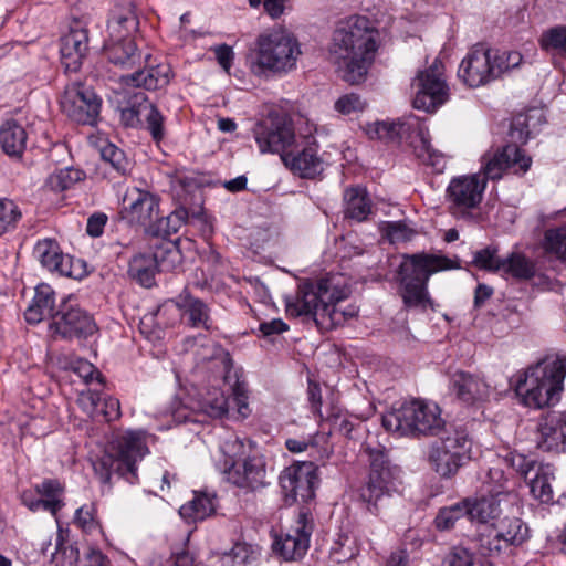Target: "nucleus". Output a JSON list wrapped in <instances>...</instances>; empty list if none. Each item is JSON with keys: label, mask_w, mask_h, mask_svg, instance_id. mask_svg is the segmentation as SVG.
I'll return each mask as SVG.
<instances>
[{"label": "nucleus", "mask_w": 566, "mask_h": 566, "mask_svg": "<svg viewBox=\"0 0 566 566\" xmlns=\"http://www.w3.org/2000/svg\"><path fill=\"white\" fill-rule=\"evenodd\" d=\"M528 538V527L518 517H505L496 526V533L484 546L489 555L495 556L509 551L512 546L522 545Z\"/></svg>", "instance_id": "23"}, {"label": "nucleus", "mask_w": 566, "mask_h": 566, "mask_svg": "<svg viewBox=\"0 0 566 566\" xmlns=\"http://www.w3.org/2000/svg\"><path fill=\"white\" fill-rule=\"evenodd\" d=\"M171 302L178 308L184 324L192 328H211L210 308L202 300L184 290Z\"/></svg>", "instance_id": "27"}, {"label": "nucleus", "mask_w": 566, "mask_h": 566, "mask_svg": "<svg viewBox=\"0 0 566 566\" xmlns=\"http://www.w3.org/2000/svg\"><path fill=\"white\" fill-rule=\"evenodd\" d=\"M484 179L496 180L509 168L525 172L530 169L532 159L526 156L515 144H509L496 151H488L482 157Z\"/></svg>", "instance_id": "21"}, {"label": "nucleus", "mask_w": 566, "mask_h": 566, "mask_svg": "<svg viewBox=\"0 0 566 566\" xmlns=\"http://www.w3.org/2000/svg\"><path fill=\"white\" fill-rule=\"evenodd\" d=\"M543 249L559 260H566V227L547 229L544 234Z\"/></svg>", "instance_id": "44"}, {"label": "nucleus", "mask_w": 566, "mask_h": 566, "mask_svg": "<svg viewBox=\"0 0 566 566\" xmlns=\"http://www.w3.org/2000/svg\"><path fill=\"white\" fill-rule=\"evenodd\" d=\"M366 102L355 93H349L340 96L334 105L336 112L342 115H352L360 113L365 109Z\"/></svg>", "instance_id": "55"}, {"label": "nucleus", "mask_w": 566, "mask_h": 566, "mask_svg": "<svg viewBox=\"0 0 566 566\" xmlns=\"http://www.w3.org/2000/svg\"><path fill=\"white\" fill-rule=\"evenodd\" d=\"M138 28L137 17L133 11H127L125 14H119L108 22V30L112 36L117 41L127 39L126 36Z\"/></svg>", "instance_id": "48"}, {"label": "nucleus", "mask_w": 566, "mask_h": 566, "mask_svg": "<svg viewBox=\"0 0 566 566\" xmlns=\"http://www.w3.org/2000/svg\"><path fill=\"white\" fill-rule=\"evenodd\" d=\"M501 271L518 280H530L536 273V265L523 253L512 252L504 258Z\"/></svg>", "instance_id": "41"}, {"label": "nucleus", "mask_w": 566, "mask_h": 566, "mask_svg": "<svg viewBox=\"0 0 566 566\" xmlns=\"http://www.w3.org/2000/svg\"><path fill=\"white\" fill-rule=\"evenodd\" d=\"M74 371L83 378L86 382H91L94 379L101 380V374L93 364L87 360H78L74 366Z\"/></svg>", "instance_id": "62"}, {"label": "nucleus", "mask_w": 566, "mask_h": 566, "mask_svg": "<svg viewBox=\"0 0 566 566\" xmlns=\"http://www.w3.org/2000/svg\"><path fill=\"white\" fill-rule=\"evenodd\" d=\"M506 70L509 65L504 64V55L478 44L462 60L458 74L470 87H479L497 78Z\"/></svg>", "instance_id": "11"}, {"label": "nucleus", "mask_w": 566, "mask_h": 566, "mask_svg": "<svg viewBox=\"0 0 566 566\" xmlns=\"http://www.w3.org/2000/svg\"><path fill=\"white\" fill-rule=\"evenodd\" d=\"M171 80V69L166 63L150 65L129 75L123 76L127 85L148 91L165 88Z\"/></svg>", "instance_id": "29"}, {"label": "nucleus", "mask_w": 566, "mask_h": 566, "mask_svg": "<svg viewBox=\"0 0 566 566\" xmlns=\"http://www.w3.org/2000/svg\"><path fill=\"white\" fill-rule=\"evenodd\" d=\"M481 492L497 497H507L512 491L510 478L502 468H490L481 478Z\"/></svg>", "instance_id": "38"}, {"label": "nucleus", "mask_w": 566, "mask_h": 566, "mask_svg": "<svg viewBox=\"0 0 566 566\" xmlns=\"http://www.w3.org/2000/svg\"><path fill=\"white\" fill-rule=\"evenodd\" d=\"M34 258L43 268L63 276L80 277L81 273L75 271V263L72 256L64 254L56 240L45 238L39 240L33 249Z\"/></svg>", "instance_id": "24"}, {"label": "nucleus", "mask_w": 566, "mask_h": 566, "mask_svg": "<svg viewBox=\"0 0 566 566\" xmlns=\"http://www.w3.org/2000/svg\"><path fill=\"white\" fill-rule=\"evenodd\" d=\"M286 168L301 178H315L324 170V161L318 155V144L313 136H300L295 144L282 154Z\"/></svg>", "instance_id": "17"}, {"label": "nucleus", "mask_w": 566, "mask_h": 566, "mask_svg": "<svg viewBox=\"0 0 566 566\" xmlns=\"http://www.w3.org/2000/svg\"><path fill=\"white\" fill-rule=\"evenodd\" d=\"M504 461L512 467L516 472H518L521 475L527 480L532 473L535 472L536 467L538 464L534 463L532 460H528L525 455L520 453H509Z\"/></svg>", "instance_id": "57"}, {"label": "nucleus", "mask_w": 566, "mask_h": 566, "mask_svg": "<svg viewBox=\"0 0 566 566\" xmlns=\"http://www.w3.org/2000/svg\"><path fill=\"white\" fill-rule=\"evenodd\" d=\"M159 202L160 199L157 195L132 187L123 197L119 216L129 224L150 227L159 220Z\"/></svg>", "instance_id": "18"}, {"label": "nucleus", "mask_w": 566, "mask_h": 566, "mask_svg": "<svg viewBox=\"0 0 566 566\" xmlns=\"http://www.w3.org/2000/svg\"><path fill=\"white\" fill-rule=\"evenodd\" d=\"M60 104L63 113L72 120L82 125H94L102 101L90 86L74 82L66 85Z\"/></svg>", "instance_id": "14"}, {"label": "nucleus", "mask_w": 566, "mask_h": 566, "mask_svg": "<svg viewBox=\"0 0 566 566\" xmlns=\"http://www.w3.org/2000/svg\"><path fill=\"white\" fill-rule=\"evenodd\" d=\"M450 386L457 398L468 405L483 401L490 394L489 385L483 379L462 370L452 375Z\"/></svg>", "instance_id": "28"}, {"label": "nucleus", "mask_w": 566, "mask_h": 566, "mask_svg": "<svg viewBox=\"0 0 566 566\" xmlns=\"http://www.w3.org/2000/svg\"><path fill=\"white\" fill-rule=\"evenodd\" d=\"M216 510L214 497L207 493H195L193 499L182 505L179 510L184 518L202 521L210 516Z\"/></svg>", "instance_id": "40"}, {"label": "nucleus", "mask_w": 566, "mask_h": 566, "mask_svg": "<svg viewBox=\"0 0 566 566\" xmlns=\"http://www.w3.org/2000/svg\"><path fill=\"white\" fill-rule=\"evenodd\" d=\"M378 35L367 17L352 15L338 23L329 54L345 82L354 85L365 81L378 49Z\"/></svg>", "instance_id": "1"}, {"label": "nucleus", "mask_w": 566, "mask_h": 566, "mask_svg": "<svg viewBox=\"0 0 566 566\" xmlns=\"http://www.w3.org/2000/svg\"><path fill=\"white\" fill-rule=\"evenodd\" d=\"M442 566H474V554L462 546L454 547L446 556Z\"/></svg>", "instance_id": "58"}, {"label": "nucleus", "mask_w": 566, "mask_h": 566, "mask_svg": "<svg viewBox=\"0 0 566 566\" xmlns=\"http://www.w3.org/2000/svg\"><path fill=\"white\" fill-rule=\"evenodd\" d=\"M539 45L553 56L566 60V25H555L545 30L539 38Z\"/></svg>", "instance_id": "43"}, {"label": "nucleus", "mask_w": 566, "mask_h": 566, "mask_svg": "<svg viewBox=\"0 0 566 566\" xmlns=\"http://www.w3.org/2000/svg\"><path fill=\"white\" fill-rule=\"evenodd\" d=\"M317 467L313 462H296L280 475V485L292 501L307 502L313 499L318 483Z\"/></svg>", "instance_id": "19"}, {"label": "nucleus", "mask_w": 566, "mask_h": 566, "mask_svg": "<svg viewBox=\"0 0 566 566\" xmlns=\"http://www.w3.org/2000/svg\"><path fill=\"white\" fill-rule=\"evenodd\" d=\"M146 94L138 92L128 101V105L120 109V120L125 126L136 127L142 124V105L145 102Z\"/></svg>", "instance_id": "50"}, {"label": "nucleus", "mask_w": 566, "mask_h": 566, "mask_svg": "<svg viewBox=\"0 0 566 566\" xmlns=\"http://www.w3.org/2000/svg\"><path fill=\"white\" fill-rule=\"evenodd\" d=\"M371 213V201L364 188L350 187L344 192V214L346 218L361 222Z\"/></svg>", "instance_id": "33"}, {"label": "nucleus", "mask_w": 566, "mask_h": 566, "mask_svg": "<svg viewBox=\"0 0 566 566\" xmlns=\"http://www.w3.org/2000/svg\"><path fill=\"white\" fill-rule=\"evenodd\" d=\"M349 291L339 286L333 277L304 281L295 297L286 302V312L294 317L308 316L322 329H333L357 315V307H340Z\"/></svg>", "instance_id": "2"}, {"label": "nucleus", "mask_w": 566, "mask_h": 566, "mask_svg": "<svg viewBox=\"0 0 566 566\" xmlns=\"http://www.w3.org/2000/svg\"><path fill=\"white\" fill-rule=\"evenodd\" d=\"M565 377L566 358L560 355L547 356L525 369L515 391L525 407H549L558 402Z\"/></svg>", "instance_id": "6"}, {"label": "nucleus", "mask_w": 566, "mask_h": 566, "mask_svg": "<svg viewBox=\"0 0 566 566\" xmlns=\"http://www.w3.org/2000/svg\"><path fill=\"white\" fill-rule=\"evenodd\" d=\"M387 234L391 242H399L411 240L416 232L403 222H391L387 227Z\"/></svg>", "instance_id": "61"}, {"label": "nucleus", "mask_w": 566, "mask_h": 566, "mask_svg": "<svg viewBox=\"0 0 566 566\" xmlns=\"http://www.w3.org/2000/svg\"><path fill=\"white\" fill-rule=\"evenodd\" d=\"M35 492L42 496L45 503V511H49L53 516L63 507L64 503L61 495L64 492V486L56 479H45L35 485Z\"/></svg>", "instance_id": "42"}, {"label": "nucleus", "mask_w": 566, "mask_h": 566, "mask_svg": "<svg viewBox=\"0 0 566 566\" xmlns=\"http://www.w3.org/2000/svg\"><path fill=\"white\" fill-rule=\"evenodd\" d=\"M472 441L461 428L446 429L440 442L431 446L428 460L441 478H451L471 458Z\"/></svg>", "instance_id": "10"}, {"label": "nucleus", "mask_w": 566, "mask_h": 566, "mask_svg": "<svg viewBox=\"0 0 566 566\" xmlns=\"http://www.w3.org/2000/svg\"><path fill=\"white\" fill-rule=\"evenodd\" d=\"M531 493L542 503H551L554 500L552 481L554 472L551 465H537L533 475L528 479Z\"/></svg>", "instance_id": "37"}, {"label": "nucleus", "mask_w": 566, "mask_h": 566, "mask_svg": "<svg viewBox=\"0 0 566 566\" xmlns=\"http://www.w3.org/2000/svg\"><path fill=\"white\" fill-rule=\"evenodd\" d=\"M253 135L261 153H277L281 158L297 139L292 120L279 113H270L260 120L253 128Z\"/></svg>", "instance_id": "13"}, {"label": "nucleus", "mask_w": 566, "mask_h": 566, "mask_svg": "<svg viewBox=\"0 0 566 566\" xmlns=\"http://www.w3.org/2000/svg\"><path fill=\"white\" fill-rule=\"evenodd\" d=\"M463 517H468V504L464 502V500L441 509L436 516L434 523L438 530L448 531L451 530L455 523Z\"/></svg>", "instance_id": "46"}, {"label": "nucleus", "mask_w": 566, "mask_h": 566, "mask_svg": "<svg viewBox=\"0 0 566 566\" xmlns=\"http://www.w3.org/2000/svg\"><path fill=\"white\" fill-rule=\"evenodd\" d=\"M486 181L478 174L451 179L447 188V199L452 213L464 214L478 207L482 201Z\"/></svg>", "instance_id": "20"}, {"label": "nucleus", "mask_w": 566, "mask_h": 566, "mask_svg": "<svg viewBox=\"0 0 566 566\" xmlns=\"http://www.w3.org/2000/svg\"><path fill=\"white\" fill-rule=\"evenodd\" d=\"M54 337L64 339L87 338L96 331L93 318L77 305L63 301L49 324Z\"/></svg>", "instance_id": "16"}, {"label": "nucleus", "mask_w": 566, "mask_h": 566, "mask_svg": "<svg viewBox=\"0 0 566 566\" xmlns=\"http://www.w3.org/2000/svg\"><path fill=\"white\" fill-rule=\"evenodd\" d=\"M74 523L86 533H92L98 528V524L94 516L93 506L83 505L75 512Z\"/></svg>", "instance_id": "59"}, {"label": "nucleus", "mask_w": 566, "mask_h": 566, "mask_svg": "<svg viewBox=\"0 0 566 566\" xmlns=\"http://www.w3.org/2000/svg\"><path fill=\"white\" fill-rule=\"evenodd\" d=\"M289 326L280 318H274L270 322H262L259 325V332L263 337H271L273 335H279L285 331H287Z\"/></svg>", "instance_id": "63"}, {"label": "nucleus", "mask_w": 566, "mask_h": 566, "mask_svg": "<svg viewBox=\"0 0 566 566\" xmlns=\"http://www.w3.org/2000/svg\"><path fill=\"white\" fill-rule=\"evenodd\" d=\"M88 51V32L75 24L61 38V62L65 72H77Z\"/></svg>", "instance_id": "26"}, {"label": "nucleus", "mask_w": 566, "mask_h": 566, "mask_svg": "<svg viewBox=\"0 0 566 566\" xmlns=\"http://www.w3.org/2000/svg\"><path fill=\"white\" fill-rule=\"evenodd\" d=\"M504 499L483 493L480 499L464 500L468 504V518L480 523H488L502 513L501 503Z\"/></svg>", "instance_id": "34"}, {"label": "nucleus", "mask_w": 566, "mask_h": 566, "mask_svg": "<svg viewBox=\"0 0 566 566\" xmlns=\"http://www.w3.org/2000/svg\"><path fill=\"white\" fill-rule=\"evenodd\" d=\"M153 566H195V559L188 552H180L163 563H154Z\"/></svg>", "instance_id": "64"}, {"label": "nucleus", "mask_w": 566, "mask_h": 566, "mask_svg": "<svg viewBox=\"0 0 566 566\" xmlns=\"http://www.w3.org/2000/svg\"><path fill=\"white\" fill-rule=\"evenodd\" d=\"M504 258L497 255V249L486 247L474 253L473 263L482 270L499 272L502 270Z\"/></svg>", "instance_id": "52"}, {"label": "nucleus", "mask_w": 566, "mask_h": 566, "mask_svg": "<svg viewBox=\"0 0 566 566\" xmlns=\"http://www.w3.org/2000/svg\"><path fill=\"white\" fill-rule=\"evenodd\" d=\"M148 253L150 256H156L158 272L171 270L179 255L178 250L170 244L159 245L154 252Z\"/></svg>", "instance_id": "56"}, {"label": "nucleus", "mask_w": 566, "mask_h": 566, "mask_svg": "<svg viewBox=\"0 0 566 566\" xmlns=\"http://www.w3.org/2000/svg\"><path fill=\"white\" fill-rule=\"evenodd\" d=\"M428 133L424 122L418 116L409 115L397 122H376L366 126V134L371 139L395 142L401 138H410L412 135L423 139Z\"/></svg>", "instance_id": "22"}, {"label": "nucleus", "mask_w": 566, "mask_h": 566, "mask_svg": "<svg viewBox=\"0 0 566 566\" xmlns=\"http://www.w3.org/2000/svg\"><path fill=\"white\" fill-rule=\"evenodd\" d=\"M382 426L398 437L437 436L444 428V421L438 405L413 399L386 412Z\"/></svg>", "instance_id": "7"}, {"label": "nucleus", "mask_w": 566, "mask_h": 566, "mask_svg": "<svg viewBox=\"0 0 566 566\" xmlns=\"http://www.w3.org/2000/svg\"><path fill=\"white\" fill-rule=\"evenodd\" d=\"M142 114V124L149 132L151 138L159 143L164 139L165 130V116L160 113L157 106L151 103L148 97H145V102L139 111Z\"/></svg>", "instance_id": "39"}, {"label": "nucleus", "mask_w": 566, "mask_h": 566, "mask_svg": "<svg viewBox=\"0 0 566 566\" xmlns=\"http://www.w3.org/2000/svg\"><path fill=\"white\" fill-rule=\"evenodd\" d=\"M416 95L413 107L424 112H434L449 98V86L444 77V66L438 59L415 80Z\"/></svg>", "instance_id": "12"}, {"label": "nucleus", "mask_w": 566, "mask_h": 566, "mask_svg": "<svg viewBox=\"0 0 566 566\" xmlns=\"http://www.w3.org/2000/svg\"><path fill=\"white\" fill-rule=\"evenodd\" d=\"M301 54L295 35L279 28L260 33L247 60L255 75H285L296 69Z\"/></svg>", "instance_id": "5"}, {"label": "nucleus", "mask_w": 566, "mask_h": 566, "mask_svg": "<svg viewBox=\"0 0 566 566\" xmlns=\"http://www.w3.org/2000/svg\"><path fill=\"white\" fill-rule=\"evenodd\" d=\"M147 453L145 432L129 430L113 438L109 451L94 464V469L102 483H108L113 472L133 483L136 463Z\"/></svg>", "instance_id": "8"}, {"label": "nucleus", "mask_w": 566, "mask_h": 566, "mask_svg": "<svg viewBox=\"0 0 566 566\" xmlns=\"http://www.w3.org/2000/svg\"><path fill=\"white\" fill-rule=\"evenodd\" d=\"M106 55L111 63L123 69H132L142 60V53L130 39L116 41L106 46Z\"/></svg>", "instance_id": "35"}, {"label": "nucleus", "mask_w": 566, "mask_h": 566, "mask_svg": "<svg viewBox=\"0 0 566 566\" xmlns=\"http://www.w3.org/2000/svg\"><path fill=\"white\" fill-rule=\"evenodd\" d=\"M157 272L156 256H150L148 252L136 254L129 262V275L144 287H151L155 284Z\"/></svg>", "instance_id": "36"}, {"label": "nucleus", "mask_w": 566, "mask_h": 566, "mask_svg": "<svg viewBox=\"0 0 566 566\" xmlns=\"http://www.w3.org/2000/svg\"><path fill=\"white\" fill-rule=\"evenodd\" d=\"M347 543L353 544L348 537H344L335 542L331 551V555L335 562L344 563L352 559L356 555V547L353 545H347Z\"/></svg>", "instance_id": "60"}, {"label": "nucleus", "mask_w": 566, "mask_h": 566, "mask_svg": "<svg viewBox=\"0 0 566 566\" xmlns=\"http://www.w3.org/2000/svg\"><path fill=\"white\" fill-rule=\"evenodd\" d=\"M314 530L313 516L301 510L294 523L286 532L276 535L273 541V551L284 560H296L302 558L308 547L310 538Z\"/></svg>", "instance_id": "15"}, {"label": "nucleus", "mask_w": 566, "mask_h": 566, "mask_svg": "<svg viewBox=\"0 0 566 566\" xmlns=\"http://www.w3.org/2000/svg\"><path fill=\"white\" fill-rule=\"evenodd\" d=\"M223 460L217 462V469L230 484L249 492H255L269 484L268 465L255 442L250 439L231 436L220 444Z\"/></svg>", "instance_id": "3"}, {"label": "nucleus", "mask_w": 566, "mask_h": 566, "mask_svg": "<svg viewBox=\"0 0 566 566\" xmlns=\"http://www.w3.org/2000/svg\"><path fill=\"white\" fill-rule=\"evenodd\" d=\"M200 412L207 415L210 418H222L228 413V399L218 389L209 391L206 397L199 403Z\"/></svg>", "instance_id": "45"}, {"label": "nucleus", "mask_w": 566, "mask_h": 566, "mask_svg": "<svg viewBox=\"0 0 566 566\" xmlns=\"http://www.w3.org/2000/svg\"><path fill=\"white\" fill-rule=\"evenodd\" d=\"M370 457V472L367 482L358 489V500L368 513L381 516L398 492L399 469L390 464L382 451L371 453Z\"/></svg>", "instance_id": "9"}, {"label": "nucleus", "mask_w": 566, "mask_h": 566, "mask_svg": "<svg viewBox=\"0 0 566 566\" xmlns=\"http://www.w3.org/2000/svg\"><path fill=\"white\" fill-rule=\"evenodd\" d=\"M78 403L93 418L102 416L106 421H113L120 416L118 399L103 396L96 391H87L80 396Z\"/></svg>", "instance_id": "30"}, {"label": "nucleus", "mask_w": 566, "mask_h": 566, "mask_svg": "<svg viewBox=\"0 0 566 566\" xmlns=\"http://www.w3.org/2000/svg\"><path fill=\"white\" fill-rule=\"evenodd\" d=\"M196 358L200 363L209 361V360H218L223 364L224 368L228 369L230 365L229 354L223 350V348L210 340H206V343L201 344L200 347L196 350Z\"/></svg>", "instance_id": "51"}, {"label": "nucleus", "mask_w": 566, "mask_h": 566, "mask_svg": "<svg viewBox=\"0 0 566 566\" xmlns=\"http://www.w3.org/2000/svg\"><path fill=\"white\" fill-rule=\"evenodd\" d=\"M55 293L49 284H40L35 287V294L31 304L24 312L25 321L38 324L45 318L53 321L55 314Z\"/></svg>", "instance_id": "31"}, {"label": "nucleus", "mask_w": 566, "mask_h": 566, "mask_svg": "<svg viewBox=\"0 0 566 566\" xmlns=\"http://www.w3.org/2000/svg\"><path fill=\"white\" fill-rule=\"evenodd\" d=\"M101 156L120 175H126L130 170L132 165L125 153L112 143H106L101 148Z\"/></svg>", "instance_id": "49"}, {"label": "nucleus", "mask_w": 566, "mask_h": 566, "mask_svg": "<svg viewBox=\"0 0 566 566\" xmlns=\"http://www.w3.org/2000/svg\"><path fill=\"white\" fill-rule=\"evenodd\" d=\"M0 145L12 158H20L27 146V132L15 119H7L0 126Z\"/></svg>", "instance_id": "32"}, {"label": "nucleus", "mask_w": 566, "mask_h": 566, "mask_svg": "<svg viewBox=\"0 0 566 566\" xmlns=\"http://www.w3.org/2000/svg\"><path fill=\"white\" fill-rule=\"evenodd\" d=\"M566 442V411H552L541 418L536 446L545 452H558Z\"/></svg>", "instance_id": "25"}, {"label": "nucleus", "mask_w": 566, "mask_h": 566, "mask_svg": "<svg viewBox=\"0 0 566 566\" xmlns=\"http://www.w3.org/2000/svg\"><path fill=\"white\" fill-rule=\"evenodd\" d=\"M421 144V151L418 156L423 164L431 166L437 172H442L446 167L444 156L433 150L429 142V132L423 139H419Z\"/></svg>", "instance_id": "53"}, {"label": "nucleus", "mask_w": 566, "mask_h": 566, "mask_svg": "<svg viewBox=\"0 0 566 566\" xmlns=\"http://www.w3.org/2000/svg\"><path fill=\"white\" fill-rule=\"evenodd\" d=\"M21 218L22 212L14 201L0 197V235L13 231Z\"/></svg>", "instance_id": "47"}, {"label": "nucleus", "mask_w": 566, "mask_h": 566, "mask_svg": "<svg viewBox=\"0 0 566 566\" xmlns=\"http://www.w3.org/2000/svg\"><path fill=\"white\" fill-rule=\"evenodd\" d=\"M83 172L74 168H65L52 175L49 179L50 185L55 190H65L71 188L75 182L80 181Z\"/></svg>", "instance_id": "54"}, {"label": "nucleus", "mask_w": 566, "mask_h": 566, "mask_svg": "<svg viewBox=\"0 0 566 566\" xmlns=\"http://www.w3.org/2000/svg\"><path fill=\"white\" fill-rule=\"evenodd\" d=\"M455 261L430 253H415L403 256L397 271L398 293L408 310L426 311L432 307L428 291L431 275L440 271L457 269Z\"/></svg>", "instance_id": "4"}]
</instances>
